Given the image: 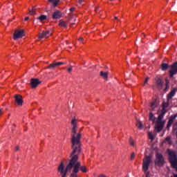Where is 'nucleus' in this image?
<instances>
[{"label": "nucleus", "instance_id": "nucleus-39", "mask_svg": "<svg viewBox=\"0 0 177 177\" xmlns=\"http://www.w3.org/2000/svg\"><path fill=\"white\" fill-rule=\"evenodd\" d=\"M3 114V112H2V109H0V117Z\"/></svg>", "mask_w": 177, "mask_h": 177}, {"label": "nucleus", "instance_id": "nucleus-27", "mask_svg": "<svg viewBox=\"0 0 177 177\" xmlns=\"http://www.w3.org/2000/svg\"><path fill=\"white\" fill-rule=\"evenodd\" d=\"M148 136L151 140H154V136L153 135V133L148 132Z\"/></svg>", "mask_w": 177, "mask_h": 177}, {"label": "nucleus", "instance_id": "nucleus-36", "mask_svg": "<svg viewBox=\"0 0 177 177\" xmlns=\"http://www.w3.org/2000/svg\"><path fill=\"white\" fill-rule=\"evenodd\" d=\"M75 10V8L72 7L70 8V12H74Z\"/></svg>", "mask_w": 177, "mask_h": 177}, {"label": "nucleus", "instance_id": "nucleus-12", "mask_svg": "<svg viewBox=\"0 0 177 177\" xmlns=\"http://www.w3.org/2000/svg\"><path fill=\"white\" fill-rule=\"evenodd\" d=\"M160 104V102L156 99H154L152 100V102L150 104L151 109H149L151 111H154V109L156 107H158V105Z\"/></svg>", "mask_w": 177, "mask_h": 177}, {"label": "nucleus", "instance_id": "nucleus-15", "mask_svg": "<svg viewBox=\"0 0 177 177\" xmlns=\"http://www.w3.org/2000/svg\"><path fill=\"white\" fill-rule=\"evenodd\" d=\"M100 76L101 78H103L105 81H109V72H104L101 71L100 72Z\"/></svg>", "mask_w": 177, "mask_h": 177}, {"label": "nucleus", "instance_id": "nucleus-10", "mask_svg": "<svg viewBox=\"0 0 177 177\" xmlns=\"http://www.w3.org/2000/svg\"><path fill=\"white\" fill-rule=\"evenodd\" d=\"M24 37V30H17L15 31L13 35L14 39H19L20 38H23Z\"/></svg>", "mask_w": 177, "mask_h": 177}, {"label": "nucleus", "instance_id": "nucleus-42", "mask_svg": "<svg viewBox=\"0 0 177 177\" xmlns=\"http://www.w3.org/2000/svg\"><path fill=\"white\" fill-rule=\"evenodd\" d=\"M114 19H115V20H118V17H115Z\"/></svg>", "mask_w": 177, "mask_h": 177}, {"label": "nucleus", "instance_id": "nucleus-29", "mask_svg": "<svg viewBox=\"0 0 177 177\" xmlns=\"http://www.w3.org/2000/svg\"><path fill=\"white\" fill-rule=\"evenodd\" d=\"M73 71V66L70 65L68 68H67V72L71 74V73Z\"/></svg>", "mask_w": 177, "mask_h": 177}, {"label": "nucleus", "instance_id": "nucleus-6", "mask_svg": "<svg viewBox=\"0 0 177 177\" xmlns=\"http://www.w3.org/2000/svg\"><path fill=\"white\" fill-rule=\"evenodd\" d=\"M64 62H53L52 64H50L49 66L44 68V70H55L57 67L59 66H63Z\"/></svg>", "mask_w": 177, "mask_h": 177}, {"label": "nucleus", "instance_id": "nucleus-46", "mask_svg": "<svg viewBox=\"0 0 177 177\" xmlns=\"http://www.w3.org/2000/svg\"><path fill=\"white\" fill-rule=\"evenodd\" d=\"M174 177H177V174H174Z\"/></svg>", "mask_w": 177, "mask_h": 177}, {"label": "nucleus", "instance_id": "nucleus-5", "mask_svg": "<svg viewBox=\"0 0 177 177\" xmlns=\"http://www.w3.org/2000/svg\"><path fill=\"white\" fill-rule=\"evenodd\" d=\"M164 125H165V120H163V122L156 120V122L155 124V130L156 131V132H161V131L164 129Z\"/></svg>", "mask_w": 177, "mask_h": 177}, {"label": "nucleus", "instance_id": "nucleus-26", "mask_svg": "<svg viewBox=\"0 0 177 177\" xmlns=\"http://www.w3.org/2000/svg\"><path fill=\"white\" fill-rule=\"evenodd\" d=\"M38 20H39L40 21H44V20H45L46 19V15H41L40 17H39Z\"/></svg>", "mask_w": 177, "mask_h": 177}, {"label": "nucleus", "instance_id": "nucleus-24", "mask_svg": "<svg viewBox=\"0 0 177 177\" xmlns=\"http://www.w3.org/2000/svg\"><path fill=\"white\" fill-rule=\"evenodd\" d=\"M53 3V6L56 7L57 6V5H59V3L60 2V0H53V1H51Z\"/></svg>", "mask_w": 177, "mask_h": 177}, {"label": "nucleus", "instance_id": "nucleus-23", "mask_svg": "<svg viewBox=\"0 0 177 177\" xmlns=\"http://www.w3.org/2000/svg\"><path fill=\"white\" fill-rule=\"evenodd\" d=\"M165 142L168 143V145H172V140H171V137L168 136L165 139Z\"/></svg>", "mask_w": 177, "mask_h": 177}, {"label": "nucleus", "instance_id": "nucleus-48", "mask_svg": "<svg viewBox=\"0 0 177 177\" xmlns=\"http://www.w3.org/2000/svg\"><path fill=\"white\" fill-rule=\"evenodd\" d=\"M110 1H113V0H110Z\"/></svg>", "mask_w": 177, "mask_h": 177}, {"label": "nucleus", "instance_id": "nucleus-44", "mask_svg": "<svg viewBox=\"0 0 177 177\" xmlns=\"http://www.w3.org/2000/svg\"><path fill=\"white\" fill-rule=\"evenodd\" d=\"M75 24L74 23H72L71 25V27H73V25Z\"/></svg>", "mask_w": 177, "mask_h": 177}, {"label": "nucleus", "instance_id": "nucleus-37", "mask_svg": "<svg viewBox=\"0 0 177 177\" xmlns=\"http://www.w3.org/2000/svg\"><path fill=\"white\" fill-rule=\"evenodd\" d=\"M19 149L20 147L19 146L15 147V151H19Z\"/></svg>", "mask_w": 177, "mask_h": 177}, {"label": "nucleus", "instance_id": "nucleus-38", "mask_svg": "<svg viewBox=\"0 0 177 177\" xmlns=\"http://www.w3.org/2000/svg\"><path fill=\"white\" fill-rule=\"evenodd\" d=\"M29 19H30V17H26L24 20H25V21H27L28 20H29Z\"/></svg>", "mask_w": 177, "mask_h": 177}, {"label": "nucleus", "instance_id": "nucleus-2", "mask_svg": "<svg viewBox=\"0 0 177 177\" xmlns=\"http://www.w3.org/2000/svg\"><path fill=\"white\" fill-rule=\"evenodd\" d=\"M71 149H73V138L75 136L77 138L79 135H80V142L81 144V139L82 138V133L81 131L84 129V127H81L79 132L77 133L78 131V120L74 117L71 121ZM82 144L80 145V149H81Z\"/></svg>", "mask_w": 177, "mask_h": 177}, {"label": "nucleus", "instance_id": "nucleus-3", "mask_svg": "<svg viewBox=\"0 0 177 177\" xmlns=\"http://www.w3.org/2000/svg\"><path fill=\"white\" fill-rule=\"evenodd\" d=\"M151 164V156H145L142 160V171H144L146 177H150V171H149V167Z\"/></svg>", "mask_w": 177, "mask_h": 177}, {"label": "nucleus", "instance_id": "nucleus-13", "mask_svg": "<svg viewBox=\"0 0 177 177\" xmlns=\"http://www.w3.org/2000/svg\"><path fill=\"white\" fill-rule=\"evenodd\" d=\"M52 35V33H50V31L46 30V31H43L41 33L39 34V38L42 39V38H49Z\"/></svg>", "mask_w": 177, "mask_h": 177}, {"label": "nucleus", "instance_id": "nucleus-28", "mask_svg": "<svg viewBox=\"0 0 177 177\" xmlns=\"http://www.w3.org/2000/svg\"><path fill=\"white\" fill-rule=\"evenodd\" d=\"M129 160L130 161H133V160H135V152L131 153Z\"/></svg>", "mask_w": 177, "mask_h": 177}, {"label": "nucleus", "instance_id": "nucleus-1", "mask_svg": "<svg viewBox=\"0 0 177 177\" xmlns=\"http://www.w3.org/2000/svg\"><path fill=\"white\" fill-rule=\"evenodd\" d=\"M81 138V134H79L75 137L73 136L72 140V152L70 155V159L68 163L66 165L64 169V162H61L58 166L57 171L59 172L62 177L67 176L68 172H71L69 177H78V172L80 170L82 172L86 174L88 172V168L86 166H81V162L78 161V156L81 154L82 149L81 148V142L80 139Z\"/></svg>", "mask_w": 177, "mask_h": 177}, {"label": "nucleus", "instance_id": "nucleus-30", "mask_svg": "<svg viewBox=\"0 0 177 177\" xmlns=\"http://www.w3.org/2000/svg\"><path fill=\"white\" fill-rule=\"evenodd\" d=\"M165 89H169V82L168 80H166V88Z\"/></svg>", "mask_w": 177, "mask_h": 177}, {"label": "nucleus", "instance_id": "nucleus-9", "mask_svg": "<svg viewBox=\"0 0 177 177\" xmlns=\"http://www.w3.org/2000/svg\"><path fill=\"white\" fill-rule=\"evenodd\" d=\"M41 82L39 80V79L32 78L30 80V86L32 89H36L38 85H41Z\"/></svg>", "mask_w": 177, "mask_h": 177}, {"label": "nucleus", "instance_id": "nucleus-43", "mask_svg": "<svg viewBox=\"0 0 177 177\" xmlns=\"http://www.w3.org/2000/svg\"><path fill=\"white\" fill-rule=\"evenodd\" d=\"M48 2H53V0H48Z\"/></svg>", "mask_w": 177, "mask_h": 177}, {"label": "nucleus", "instance_id": "nucleus-45", "mask_svg": "<svg viewBox=\"0 0 177 177\" xmlns=\"http://www.w3.org/2000/svg\"><path fill=\"white\" fill-rule=\"evenodd\" d=\"M12 125L15 128H16V124H13Z\"/></svg>", "mask_w": 177, "mask_h": 177}, {"label": "nucleus", "instance_id": "nucleus-32", "mask_svg": "<svg viewBox=\"0 0 177 177\" xmlns=\"http://www.w3.org/2000/svg\"><path fill=\"white\" fill-rule=\"evenodd\" d=\"M165 113H167V110H165V108H162V112L160 114H162L163 115H165Z\"/></svg>", "mask_w": 177, "mask_h": 177}, {"label": "nucleus", "instance_id": "nucleus-7", "mask_svg": "<svg viewBox=\"0 0 177 177\" xmlns=\"http://www.w3.org/2000/svg\"><path fill=\"white\" fill-rule=\"evenodd\" d=\"M15 104L16 106H19V107H21V106H23V96H21V95H19V94H16L15 96Z\"/></svg>", "mask_w": 177, "mask_h": 177}, {"label": "nucleus", "instance_id": "nucleus-25", "mask_svg": "<svg viewBox=\"0 0 177 177\" xmlns=\"http://www.w3.org/2000/svg\"><path fill=\"white\" fill-rule=\"evenodd\" d=\"M29 15H30V16H34V15H35V8H33L32 10H29Z\"/></svg>", "mask_w": 177, "mask_h": 177}, {"label": "nucleus", "instance_id": "nucleus-35", "mask_svg": "<svg viewBox=\"0 0 177 177\" xmlns=\"http://www.w3.org/2000/svg\"><path fill=\"white\" fill-rule=\"evenodd\" d=\"M147 81H149V77H146V79L144 82V85H146V84H147Z\"/></svg>", "mask_w": 177, "mask_h": 177}, {"label": "nucleus", "instance_id": "nucleus-19", "mask_svg": "<svg viewBox=\"0 0 177 177\" xmlns=\"http://www.w3.org/2000/svg\"><path fill=\"white\" fill-rule=\"evenodd\" d=\"M153 111L149 110V121H152V122H156V117H154V114H153Z\"/></svg>", "mask_w": 177, "mask_h": 177}, {"label": "nucleus", "instance_id": "nucleus-47", "mask_svg": "<svg viewBox=\"0 0 177 177\" xmlns=\"http://www.w3.org/2000/svg\"><path fill=\"white\" fill-rule=\"evenodd\" d=\"M144 37H145V34H143Z\"/></svg>", "mask_w": 177, "mask_h": 177}, {"label": "nucleus", "instance_id": "nucleus-17", "mask_svg": "<svg viewBox=\"0 0 177 177\" xmlns=\"http://www.w3.org/2000/svg\"><path fill=\"white\" fill-rule=\"evenodd\" d=\"M62 17V12H60L59 10H55L53 14V19H60Z\"/></svg>", "mask_w": 177, "mask_h": 177}, {"label": "nucleus", "instance_id": "nucleus-11", "mask_svg": "<svg viewBox=\"0 0 177 177\" xmlns=\"http://www.w3.org/2000/svg\"><path fill=\"white\" fill-rule=\"evenodd\" d=\"M155 81L156 86L159 89H162V85L164 84V81H162V77L161 76H157L156 77H155Z\"/></svg>", "mask_w": 177, "mask_h": 177}, {"label": "nucleus", "instance_id": "nucleus-34", "mask_svg": "<svg viewBox=\"0 0 177 177\" xmlns=\"http://www.w3.org/2000/svg\"><path fill=\"white\" fill-rule=\"evenodd\" d=\"M78 41H80V42H84V37H80L79 39H78Z\"/></svg>", "mask_w": 177, "mask_h": 177}, {"label": "nucleus", "instance_id": "nucleus-21", "mask_svg": "<svg viewBox=\"0 0 177 177\" xmlns=\"http://www.w3.org/2000/svg\"><path fill=\"white\" fill-rule=\"evenodd\" d=\"M136 125L138 128V129H143V124H142V122L140 121L137 122Z\"/></svg>", "mask_w": 177, "mask_h": 177}, {"label": "nucleus", "instance_id": "nucleus-31", "mask_svg": "<svg viewBox=\"0 0 177 177\" xmlns=\"http://www.w3.org/2000/svg\"><path fill=\"white\" fill-rule=\"evenodd\" d=\"M162 107H163V109H167V107H168V103L163 102Z\"/></svg>", "mask_w": 177, "mask_h": 177}, {"label": "nucleus", "instance_id": "nucleus-20", "mask_svg": "<svg viewBox=\"0 0 177 177\" xmlns=\"http://www.w3.org/2000/svg\"><path fill=\"white\" fill-rule=\"evenodd\" d=\"M161 68L163 71L168 70V64H165V63L162 64Z\"/></svg>", "mask_w": 177, "mask_h": 177}, {"label": "nucleus", "instance_id": "nucleus-16", "mask_svg": "<svg viewBox=\"0 0 177 177\" xmlns=\"http://www.w3.org/2000/svg\"><path fill=\"white\" fill-rule=\"evenodd\" d=\"M176 88H174L173 90H171L170 91V93L167 95V102H169L172 97H174V96H175V94L176 93Z\"/></svg>", "mask_w": 177, "mask_h": 177}, {"label": "nucleus", "instance_id": "nucleus-8", "mask_svg": "<svg viewBox=\"0 0 177 177\" xmlns=\"http://www.w3.org/2000/svg\"><path fill=\"white\" fill-rule=\"evenodd\" d=\"M175 74H177V62H174L171 66V69L169 71V75L170 78H172Z\"/></svg>", "mask_w": 177, "mask_h": 177}, {"label": "nucleus", "instance_id": "nucleus-18", "mask_svg": "<svg viewBox=\"0 0 177 177\" xmlns=\"http://www.w3.org/2000/svg\"><path fill=\"white\" fill-rule=\"evenodd\" d=\"M59 27H62L63 28H67V26H68V23L63 19L59 20Z\"/></svg>", "mask_w": 177, "mask_h": 177}, {"label": "nucleus", "instance_id": "nucleus-14", "mask_svg": "<svg viewBox=\"0 0 177 177\" xmlns=\"http://www.w3.org/2000/svg\"><path fill=\"white\" fill-rule=\"evenodd\" d=\"M176 117L177 115H174L170 117L167 125V129H169V128H171V126L172 125V124H174V121H175V118H176Z\"/></svg>", "mask_w": 177, "mask_h": 177}, {"label": "nucleus", "instance_id": "nucleus-41", "mask_svg": "<svg viewBox=\"0 0 177 177\" xmlns=\"http://www.w3.org/2000/svg\"><path fill=\"white\" fill-rule=\"evenodd\" d=\"M117 23H121V20L120 19H118Z\"/></svg>", "mask_w": 177, "mask_h": 177}, {"label": "nucleus", "instance_id": "nucleus-33", "mask_svg": "<svg viewBox=\"0 0 177 177\" xmlns=\"http://www.w3.org/2000/svg\"><path fill=\"white\" fill-rule=\"evenodd\" d=\"M129 143H130V145H131V146H133V145H134V142H133V139H132V138H130V140H129Z\"/></svg>", "mask_w": 177, "mask_h": 177}, {"label": "nucleus", "instance_id": "nucleus-40", "mask_svg": "<svg viewBox=\"0 0 177 177\" xmlns=\"http://www.w3.org/2000/svg\"><path fill=\"white\" fill-rule=\"evenodd\" d=\"M84 2V0H79V3H82Z\"/></svg>", "mask_w": 177, "mask_h": 177}, {"label": "nucleus", "instance_id": "nucleus-4", "mask_svg": "<svg viewBox=\"0 0 177 177\" xmlns=\"http://www.w3.org/2000/svg\"><path fill=\"white\" fill-rule=\"evenodd\" d=\"M165 164V160H164V156L160 153H157L155 159V165L158 167H163Z\"/></svg>", "mask_w": 177, "mask_h": 177}, {"label": "nucleus", "instance_id": "nucleus-22", "mask_svg": "<svg viewBox=\"0 0 177 177\" xmlns=\"http://www.w3.org/2000/svg\"><path fill=\"white\" fill-rule=\"evenodd\" d=\"M164 115L163 114L160 113L158 117L157 118L156 121H160V122H164V120H162V118H164Z\"/></svg>", "mask_w": 177, "mask_h": 177}]
</instances>
